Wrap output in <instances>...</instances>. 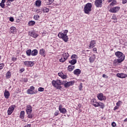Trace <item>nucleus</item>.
<instances>
[{"label": "nucleus", "instance_id": "61", "mask_svg": "<svg viewBox=\"0 0 127 127\" xmlns=\"http://www.w3.org/2000/svg\"><path fill=\"white\" fill-rule=\"evenodd\" d=\"M113 0H108V2H111V1H113Z\"/></svg>", "mask_w": 127, "mask_h": 127}, {"label": "nucleus", "instance_id": "49", "mask_svg": "<svg viewBox=\"0 0 127 127\" xmlns=\"http://www.w3.org/2000/svg\"><path fill=\"white\" fill-rule=\"evenodd\" d=\"M82 88H83V86L82 85V83L80 84L79 90L81 91L82 90Z\"/></svg>", "mask_w": 127, "mask_h": 127}, {"label": "nucleus", "instance_id": "15", "mask_svg": "<svg viewBox=\"0 0 127 127\" xmlns=\"http://www.w3.org/2000/svg\"><path fill=\"white\" fill-rule=\"evenodd\" d=\"M39 54L43 57H45L46 56V52H45L44 49H41L39 51Z\"/></svg>", "mask_w": 127, "mask_h": 127}, {"label": "nucleus", "instance_id": "27", "mask_svg": "<svg viewBox=\"0 0 127 127\" xmlns=\"http://www.w3.org/2000/svg\"><path fill=\"white\" fill-rule=\"evenodd\" d=\"M98 107H100L101 109H104V108H105V105L104 103L99 102L98 103Z\"/></svg>", "mask_w": 127, "mask_h": 127}, {"label": "nucleus", "instance_id": "26", "mask_svg": "<svg viewBox=\"0 0 127 127\" xmlns=\"http://www.w3.org/2000/svg\"><path fill=\"white\" fill-rule=\"evenodd\" d=\"M25 114V112H24V111H21L20 115V119H24V115Z\"/></svg>", "mask_w": 127, "mask_h": 127}, {"label": "nucleus", "instance_id": "37", "mask_svg": "<svg viewBox=\"0 0 127 127\" xmlns=\"http://www.w3.org/2000/svg\"><path fill=\"white\" fill-rule=\"evenodd\" d=\"M92 105L94 107H98V105H99V103L95 102L94 103H92Z\"/></svg>", "mask_w": 127, "mask_h": 127}, {"label": "nucleus", "instance_id": "51", "mask_svg": "<svg viewBox=\"0 0 127 127\" xmlns=\"http://www.w3.org/2000/svg\"><path fill=\"white\" fill-rule=\"evenodd\" d=\"M119 108H120V107H119V106H115L114 108V111H116V110H118V109H119Z\"/></svg>", "mask_w": 127, "mask_h": 127}, {"label": "nucleus", "instance_id": "38", "mask_svg": "<svg viewBox=\"0 0 127 127\" xmlns=\"http://www.w3.org/2000/svg\"><path fill=\"white\" fill-rule=\"evenodd\" d=\"M61 78H62V79H66V78H67V75H64L63 73H62Z\"/></svg>", "mask_w": 127, "mask_h": 127}, {"label": "nucleus", "instance_id": "64", "mask_svg": "<svg viewBox=\"0 0 127 127\" xmlns=\"http://www.w3.org/2000/svg\"><path fill=\"white\" fill-rule=\"evenodd\" d=\"M24 81L25 82H27V79H25Z\"/></svg>", "mask_w": 127, "mask_h": 127}, {"label": "nucleus", "instance_id": "14", "mask_svg": "<svg viewBox=\"0 0 127 127\" xmlns=\"http://www.w3.org/2000/svg\"><path fill=\"white\" fill-rule=\"evenodd\" d=\"M116 76L118 77V78H122V79L127 77V75L126 73H117Z\"/></svg>", "mask_w": 127, "mask_h": 127}, {"label": "nucleus", "instance_id": "56", "mask_svg": "<svg viewBox=\"0 0 127 127\" xmlns=\"http://www.w3.org/2000/svg\"><path fill=\"white\" fill-rule=\"evenodd\" d=\"M20 17H23V13H21L19 16Z\"/></svg>", "mask_w": 127, "mask_h": 127}, {"label": "nucleus", "instance_id": "44", "mask_svg": "<svg viewBox=\"0 0 127 127\" xmlns=\"http://www.w3.org/2000/svg\"><path fill=\"white\" fill-rule=\"evenodd\" d=\"M28 119H32V115L31 114H27Z\"/></svg>", "mask_w": 127, "mask_h": 127}, {"label": "nucleus", "instance_id": "21", "mask_svg": "<svg viewBox=\"0 0 127 127\" xmlns=\"http://www.w3.org/2000/svg\"><path fill=\"white\" fill-rule=\"evenodd\" d=\"M10 33H15L16 32V28L15 27H12L10 28Z\"/></svg>", "mask_w": 127, "mask_h": 127}, {"label": "nucleus", "instance_id": "34", "mask_svg": "<svg viewBox=\"0 0 127 127\" xmlns=\"http://www.w3.org/2000/svg\"><path fill=\"white\" fill-rule=\"evenodd\" d=\"M34 19H35V20H38V19L39 18V15H35L34 16Z\"/></svg>", "mask_w": 127, "mask_h": 127}, {"label": "nucleus", "instance_id": "54", "mask_svg": "<svg viewBox=\"0 0 127 127\" xmlns=\"http://www.w3.org/2000/svg\"><path fill=\"white\" fill-rule=\"evenodd\" d=\"M102 77H103V78H108V76H107V75H106V74H103Z\"/></svg>", "mask_w": 127, "mask_h": 127}, {"label": "nucleus", "instance_id": "13", "mask_svg": "<svg viewBox=\"0 0 127 127\" xmlns=\"http://www.w3.org/2000/svg\"><path fill=\"white\" fill-rule=\"evenodd\" d=\"M26 112L27 114H31L32 113V107L30 105L27 106Z\"/></svg>", "mask_w": 127, "mask_h": 127}, {"label": "nucleus", "instance_id": "39", "mask_svg": "<svg viewBox=\"0 0 127 127\" xmlns=\"http://www.w3.org/2000/svg\"><path fill=\"white\" fill-rule=\"evenodd\" d=\"M71 59H76L77 58V55H72L71 57Z\"/></svg>", "mask_w": 127, "mask_h": 127}, {"label": "nucleus", "instance_id": "52", "mask_svg": "<svg viewBox=\"0 0 127 127\" xmlns=\"http://www.w3.org/2000/svg\"><path fill=\"white\" fill-rule=\"evenodd\" d=\"M24 127H31V125L28 124V125L25 126Z\"/></svg>", "mask_w": 127, "mask_h": 127}, {"label": "nucleus", "instance_id": "24", "mask_svg": "<svg viewBox=\"0 0 127 127\" xmlns=\"http://www.w3.org/2000/svg\"><path fill=\"white\" fill-rule=\"evenodd\" d=\"M69 63L71 64V65H75V64L77 63V60H76V59H73L71 61H69Z\"/></svg>", "mask_w": 127, "mask_h": 127}, {"label": "nucleus", "instance_id": "18", "mask_svg": "<svg viewBox=\"0 0 127 127\" xmlns=\"http://www.w3.org/2000/svg\"><path fill=\"white\" fill-rule=\"evenodd\" d=\"M73 73L74 75H80L81 74V70L80 69H76L74 70Z\"/></svg>", "mask_w": 127, "mask_h": 127}, {"label": "nucleus", "instance_id": "29", "mask_svg": "<svg viewBox=\"0 0 127 127\" xmlns=\"http://www.w3.org/2000/svg\"><path fill=\"white\" fill-rule=\"evenodd\" d=\"M31 50L29 49L26 51V54L27 55V56H30V55H31Z\"/></svg>", "mask_w": 127, "mask_h": 127}, {"label": "nucleus", "instance_id": "53", "mask_svg": "<svg viewBox=\"0 0 127 127\" xmlns=\"http://www.w3.org/2000/svg\"><path fill=\"white\" fill-rule=\"evenodd\" d=\"M29 89L33 91V90H34V86H31Z\"/></svg>", "mask_w": 127, "mask_h": 127}, {"label": "nucleus", "instance_id": "32", "mask_svg": "<svg viewBox=\"0 0 127 127\" xmlns=\"http://www.w3.org/2000/svg\"><path fill=\"white\" fill-rule=\"evenodd\" d=\"M115 4H117V0H113L112 2L110 3V5H112L113 6H114Z\"/></svg>", "mask_w": 127, "mask_h": 127}, {"label": "nucleus", "instance_id": "43", "mask_svg": "<svg viewBox=\"0 0 127 127\" xmlns=\"http://www.w3.org/2000/svg\"><path fill=\"white\" fill-rule=\"evenodd\" d=\"M91 102L92 105H93V104H94V103H96V102H97V100H96V99H95V98H94L93 99L91 100Z\"/></svg>", "mask_w": 127, "mask_h": 127}, {"label": "nucleus", "instance_id": "63", "mask_svg": "<svg viewBox=\"0 0 127 127\" xmlns=\"http://www.w3.org/2000/svg\"><path fill=\"white\" fill-rule=\"evenodd\" d=\"M124 122H127V118H126Z\"/></svg>", "mask_w": 127, "mask_h": 127}, {"label": "nucleus", "instance_id": "8", "mask_svg": "<svg viewBox=\"0 0 127 127\" xmlns=\"http://www.w3.org/2000/svg\"><path fill=\"white\" fill-rule=\"evenodd\" d=\"M120 10V7L118 6H115L111 8L109 11L111 12H113V13H116V12H117V11H119Z\"/></svg>", "mask_w": 127, "mask_h": 127}, {"label": "nucleus", "instance_id": "25", "mask_svg": "<svg viewBox=\"0 0 127 127\" xmlns=\"http://www.w3.org/2000/svg\"><path fill=\"white\" fill-rule=\"evenodd\" d=\"M27 93L29 95H33V94H35V93H34V91L33 90L29 89L27 90Z\"/></svg>", "mask_w": 127, "mask_h": 127}, {"label": "nucleus", "instance_id": "40", "mask_svg": "<svg viewBox=\"0 0 127 127\" xmlns=\"http://www.w3.org/2000/svg\"><path fill=\"white\" fill-rule=\"evenodd\" d=\"M36 13H40V14H41V13H42V11H41V10H40V9L36 10Z\"/></svg>", "mask_w": 127, "mask_h": 127}, {"label": "nucleus", "instance_id": "33", "mask_svg": "<svg viewBox=\"0 0 127 127\" xmlns=\"http://www.w3.org/2000/svg\"><path fill=\"white\" fill-rule=\"evenodd\" d=\"M44 12H48L49 11V9L46 7L43 8Z\"/></svg>", "mask_w": 127, "mask_h": 127}, {"label": "nucleus", "instance_id": "31", "mask_svg": "<svg viewBox=\"0 0 127 127\" xmlns=\"http://www.w3.org/2000/svg\"><path fill=\"white\" fill-rule=\"evenodd\" d=\"M11 76V73H10V72L8 71L6 73V78H7V79H8L9 78H10Z\"/></svg>", "mask_w": 127, "mask_h": 127}, {"label": "nucleus", "instance_id": "12", "mask_svg": "<svg viewBox=\"0 0 127 127\" xmlns=\"http://www.w3.org/2000/svg\"><path fill=\"white\" fill-rule=\"evenodd\" d=\"M95 4L97 7L102 6V4H103V1H102V0H96L95 1Z\"/></svg>", "mask_w": 127, "mask_h": 127}, {"label": "nucleus", "instance_id": "20", "mask_svg": "<svg viewBox=\"0 0 127 127\" xmlns=\"http://www.w3.org/2000/svg\"><path fill=\"white\" fill-rule=\"evenodd\" d=\"M95 59H96V56L95 55H93L89 58V61L90 63H93V62L95 61Z\"/></svg>", "mask_w": 127, "mask_h": 127}, {"label": "nucleus", "instance_id": "7", "mask_svg": "<svg viewBox=\"0 0 127 127\" xmlns=\"http://www.w3.org/2000/svg\"><path fill=\"white\" fill-rule=\"evenodd\" d=\"M14 108H15V105H13L8 108L7 114L9 116H10V115L13 113V111H14Z\"/></svg>", "mask_w": 127, "mask_h": 127}, {"label": "nucleus", "instance_id": "23", "mask_svg": "<svg viewBox=\"0 0 127 127\" xmlns=\"http://www.w3.org/2000/svg\"><path fill=\"white\" fill-rule=\"evenodd\" d=\"M74 69H75V66L72 65H68V71H69V72L73 71V70H74Z\"/></svg>", "mask_w": 127, "mask_h": 127}, {"label": "nucleus", "instance_id": "60", "mask_svg": "<svg viewBox=\"0 0 127 127\" xmlns=\"http://www.w3.org/2000/svg\"><path fill=\"white\" fill-rule=\"evenodd\" d=\"M8 1L12 2V1H14V0H8Z\"/></svg>", "mask_w": 127, "mask_h": 127}, {"label": "nucleus", "instance_id": "2", "mask_svg": "<svg viewBox=\"0 0 127 127\" xmlns=\"http://www.w3.org/2000/svg\"><path fill=\"white\" fill-rule=\"evenodd\" d=\"M68 33V30H65L64 33L60 32L58 36L59 38H62L64 42H67L68 41V36H67V34Z\"/></svg>", "mask_w": 127, "mask_h": 127}, {"label": "nucleus", "instance_id": "41", "mask_svg": "<svg viewBox=\"0 0 127 127\" xmlns=\"http://www.w3.org/2000/svg\"><path fill=\"white\" fill-rule=\"evenodd\" d=\"M0 6H1V7H2V8H4V6H5V4L4 3H0Z\"/></svg>", "mask_w": 127, "mask_h": 127}, {"label": "nucleus", "instance_id": "9", "mask_svg": "<svg viewBox=\"0 0 127 127\" xmlns=\"http://www.w3.org/2000/svg\"><path fill=\"white\" fill-rule=\"evenodd\" d=\"M24 64L27 67H32L34 65V63L31 61H26L24 62Z\"/></svg>", "mask_w": 127, "mask_h": 127}, {"label": "nucleus", "instance_id": "47", "mask_svg": "<svg viewBox=\"0 0 127 127\" xmlns=\"http://www.w3.org/2000/svg\"><path fill=\"white\" fill-rule=\"evenodd\" d=\"M9 20L10 21H11V22H13V21H14V19L13 18V17H10L9 18Z\"/></svg>", "mask_w": 127, "mask_h": 127}, {"label": "nucleus", "instance_id": "58", "mask_svg": "<svg viewBox=\"0 0 127 127\" xmlns=\"http://www.w3.org/2000/svg\"><path fill=\"white\" fill-rule=\"evenodd\" d=\"M58 75H59V76H60V77H61V76H62V73H58Z\"/></svg>", "mask_w": 127, "mask_h": 127}, {"label": "nucleus", "instance_id": "35", "mask_svg": "<svg viewBox=\"0 0 127 127\" xmlns=\"http://www.w3.org/2000/svg\"><path fill=\"white\" fill-rule=\"evenodd\" d=\"M39 92H43L44 91V88L39 87L38 88Z\"/></svg>", "mask_w": 127, "mask_h": 127}, {"label": "nucleus", "instance_id": "46", "mask_svg": "<svg viewBox=\"0 0 127 127\" xmlns=\"http://www.w3.org/2000/svg\"><path fill=\"white\" fill-rule=\"evenodd\" d=\"M11 60H12V61H13V62H15V61H16V60H17V58H12Z\"/></svg>", "mask_w": 127, "mask_h": 127}, {"label": "nucleus", "instance_id": "42", "mask_svg": "<svg viewBox=\"0 0 127 127\" xmlns=\"http://www.w3.org/2000/svg\"><path fill=\"white\" fill-rule=\"evenodd\" d=\"M4 67V64H0V70H1Z\"/></svg>", "mask_w": 127, "mask_h": 127}, {"label": "nucleus", "instance_id": "17", "mask_svg": "<svg viewBox=\"0 0 127 127\" xmlns=\"http://www.w3.org/2000/svg\"><path fill=\"white\" fill-rule=\"evenodd\" d=\"M38 54V51L36 49L33 50L31 53L32 56H36Z\"/></svg>", "mask_w": 127, "mask_h": 127}, {"label": "nucleus", "instance_id": "28", "mask_svg": "<svg viewBox=\"0 0 127 127\" xmlns=\"http://www.w3.org/2000/svg\"><path fill=\"white\" fill-rule=\"evenodd\" d=\"M34 24H35V21H30L28 23V25H29V26L34 25Z\"/></svg>", "mask_w": 127, "mask_h": 127}, {"label": "nucleus", "instance_id": "5", "mask_svg": "<svg viewBox=\"0 0 127 127\" xmlns=\"http://www.w3.org/2000/svg\"><path fill=\"white\" fill-rule=\"evenodd\" d=\"M68 57H69V54L67 53H63L62 58L59 60L60 62L64 63V62H65V61L68 59Z\"/></svg>", "mask_w": 127, "mask_h": 127}, {"label": "nucleus", "instance_id": "50", "mask_svg": "<svg viewBox=\"0 0 127 127\" xmlns=\"http://www.w3.org/2000/svg\"><path fill=\"white\" fill-rule=\"evenodd\" d=\"M122 3L123 4H125V3H127V0H122Z\"/></svg>", "mask_w": 127, "mask_h": 127}, {"label": "nucleus", "instance_id": "57", "mask_svg": "<svg viewBox=\"0 0 127 127\" xmlns=\"http://www.w3.org/2000/svg\"><path fill=\"white\" fill-rule=\"evenodd\" d=\"M93 51H97V48H93Z\"/></svg>", "mask_w": 127, "mask_h": 127}, {"label": "nucleus", "instance_id": "45", "mask_svg": "<svg viewBox=\"0 0 127 127\" xmlns=\"http://www.w3.org/2000/svg\"><path fill=\"white\" fill-rule=\"evenodd\" d=\"M54 115L55 116H56V117H57V116H58V115H59V111H56Z\"/></svg>", "mask_w": 127, "mask_h": 127}, {"label": "nucleus", "instance_id": "16", "mask_svg": "<svg viewBox=\"0 0 127 127\" xmlns=\"http://www.w3.org/2000/svg\"><path fill=\"white\" fill-rule=\"evenodd\" d=\"M96 46V41L92 40L89 45V47L90 49H92L93 47Z\"/></svg>", "mask_w": 127, "mask_h": 127}, {"label": "nucleus", "instance_id": "10", "mask_svg": "<svg viewBox=\"0 0 127 127\" xmlns=\"http://www.w3.org/2000/svg\"><path fill=\"white\" fill-rule=\"evenodd\" d=\"M97 98L100 101H105V100H106L107 99L106 96L103 95V93H100L99 94H98V95L97 96Z\"/></svg>", "mask_w": 127, "mask_h": 127}, {"label": "nucleus", "instance_id": "11", "mask_svg": "<svg viewBox=\"0 0 127 127\" xmlns=\"http://www.w3.org/2000/svg\"><path fill=\"white\" fill-rule=\"evenodd\" d=\"M59 110L62 114H66L67 110L64 108H62V105H60L59 106Z\"/></svg>", "mask_w": 127, "mask_h": 127}, {"label": "nucleus", "instance_id": "4", "mask_svg": "<svg viewBox=\"0 0 127 127\" xmlns=\"http://www.w3.org/2000/svg\"><path fill=\"white\" fill-rule=\"evenodd\" d=\"M84 12L86 14H89L90 12H91L92 10V3H87L85 4L84 6Z\"/></svg>", "mask_w": 127, "mask_h": 127}, {"label": "nucleus", "instance_id": "6", "mask_svg": "<svg viewBox=\"0 0 127 127\" xmlns=\"http://www.w3.org/2000/svg\"><path fill=\"white\" fill-rule=\"evenodd\" d=\"M63 82L64 83V85L65 88H69L70 86H72V85L74 84V82L72 81L69 82H67V81H63Z\"/></svg>", "mask_w": 127, "mask_h": 127}, {"label": "nucleus", "instance_id": "30", "mask_svg": "<svg viewBox=\"0 0 127 127\" xmlns=\"http://www.w3.org/2000/svg\"><path fill=\"white\" fill-rule=\"evenodd\" d=\"M37 6H40L41 5V1L40 0H37L35 3Z\"/></svg>", "mask_w": 127, "mask_h": 127}, {"label": "nucleus", "instance_id": "1", "mask_svg": "<svg viewBox=\"0 0 127 127\" xmlns=\"http://www.w3.org/2000/svg\"><path fill=\"white\" fill-rule=\"evenodd\" d=\"M52 84L53 87L57 89V90H62V86H61V85H64V81H62L59 79H57L56 80H53L52 81Z\"/></svg>", "mask_w": 127, "mask_h": 127}, {"label": "nucleus", "instance_id": "3", "mask_svg": "<svg viewBox=\"0 0 127 127\" xmlns=\"http://www.w3.org/2000/svg\"><path fill=\"white\" fill-rule=\"evenodd\" d=\"M115 55L116 57L118 58V59H117V62L118 63H122V62L125 60L126 56L123 53L118 51L115 53Z\"/></svg>", "mask_w": 127, "mask_h": 127}, {"label": "nucleus", "instance_id": "59", "mask_svg": "<svg viewBox=\"0 0 127 127\" xmlns=\"http://www.w3.org/2000/svg\"><path fill=\"white\" fill-rule=\"evenodd\" d=\"M21 72H23L24 71V68H22L20 69Z\"/></svg>", "mask_w": 127, "mask_h": 127}, {"label": "nucleus", "instance_id": "36", "mask_svg": "<svg viewBox=\"0 0 127 127\" xmlns=\"http://www.w3.org/2000/svg\"><path fill=\"white\" fill-rule=\"evenodd\" d=\"M121 104H122V101H119L116 103V105H117V107H120V106L121 105Z\"/></svg>", "mask_w": 127, "mask_h": 127}, {"label": "nucleus", "instance_id": "55", "mask_svg": "<svg viewBox=\"0 0 127 127\" xmlns=\"http://www.w3.org/2000/svg\"><path fill=\"white\" fill-rule=\"evenodd\" d=\"M1 2L2 3H4V2H5V0H2Z\"/></svg>", "mask_w": 127, "mask_h": 127}, {"label": "nucleus", "instance_id": "22", "mask_svg": "<svg viewBox=\"0 0 127 127\" xmlns=\"http://www.w3.org/2000/svg\"><path fill=\"white\" fill-rule=\"evenodd\" d=\"M29 35H30V36H32V37H34V38H36V37L38 36V35H37V34L35 33L34 32L29 33Z\"/></svg>", "mask_w": 127, "mask_h": 127}, {"label": "nucleus", "instance_id": "19", "mask_svg": "<svg viewBox=\"0 0 127 127\" xmlns=\"http://www.w3.org/2000/svg\"><path fill=\"white\" fill-rule=\"evenodd\" d=\"M4 96L5 99H8L10 96L9 92H8V91L5 90L4 93Z\"/></svg>", "mask_w": 127, "mask_h": 127}, {"label": "nucleus", "instance_id": "62", "mask_svg": "<svg viewBox=\"0 0 127 127\" xmlns=\"http://www.w3.org/2000/svg\"><path fill=\"white\" fill-rule=\"evenodd\" d=\"M50 1H51V3H52V2H53V1H54V0H50Z\"/></svg>", "mask_w": 127, "mask_h": 127}, {"label": "nucleus", "instance_id": "48", "mask_svg": "<svg viewBox=\"0 0 127 127\" xmlns=\"http://www.w3.org/2000/svg\"><path fill=\"white\" fill-rule=\"evenodd\" d=\"M112 127H116L117 126V124H116V123L113 122L112 123Z\"/></svg>", "mask_w": 127, "mask_h": 127}]
</instances>
